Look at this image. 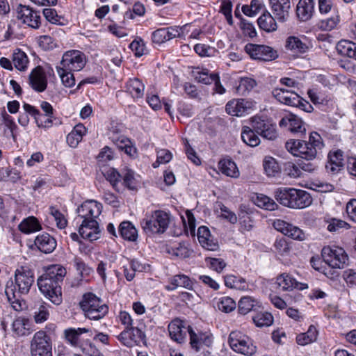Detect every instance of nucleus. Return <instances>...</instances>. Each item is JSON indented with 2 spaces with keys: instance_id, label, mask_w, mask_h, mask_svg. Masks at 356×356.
Here are the masks:
<instances>
[{
  "instance_id": "obj_37",
  "label": "nucleus",
  "mask_w": 356,
  "mask_h": 356,
  "mask_svg": "<svg viewBox=\"0 0 356 356\" xmlns=\"http://www.w3.org/2000/svg\"><path fill=\"white\" fill-rule=\"evenodd\" d=\"M119 232L123 238L130 241H136L138 237L137 229L129 221H124L120 223Z\"/></svg>"
},
{
  "instance_id": "obj_28",
  "label": "nucleus",
  "mask_w": 356,
  "mask_h": 356,
  "mask_svg": "<svg viewBox=\"0 0 356 356\" xmlns=\"http://www.w3.org/2000/svg\"><path fill=\"white\" fill-rule=\"evenodd\" d=\"M89 330L87 328H69L65 330L66 340L74 347L80 348L84 341H82L80 337L83 333H87Z\"/></svg>"
},
{
  "instance_id": "obj_13",
  "label": "nucleus",
  "mask_w": 356,
  "mask_h": 356,
  "mask_svg": "<svg viewBox=\"0 0 356 356\" xmlns=\"http://www.w3.org/2000/svg\"><path fill=\"white\" fill-rule=\"evenodd\" d=\"M17 18L24 24L33 29H38L40 25V15L29 6L19 4L17 7Z\"/></svg>"
},
{
  "instance_id": "obj_42",
  "label": "nucleus",
  "mask_w": 356,
  "mask_h": 356,
  "mask_svg": "<svg viewBox=\"0 0 356 356\" xmlns=\"http://www.w3.org/2000/svg\"><path fill=\"white\" fill-rule=\"evenodd\" d=\"M317 337V331L313 326H310L305 333H301L296 337V341L299 345L305 346L315 341Z\"/></svg>"
},
{
  "instance_id": "obj_43",
  "label": "nucleus",
  "mask_w": 356,
  "mask_h": 356,
  "mask_svg": "<svg viewBox=\"0 0 356 356\" xmlns=\"http://www.w3.org/2000/svg\"><path fill=\"white\" fill-rule=\"evenodd\" d=\"M252 320L257 327H268L273 323V316L269 312H259L253 316Z\"/></svg>"
},
{
  "instance_id": "obj_6",
  "label": "nucleus",
  "mask_w": 356,
  "mask_h": 356,
  "mask_svg": "<svg viewBox=\"0 0 356 356\" xmlns=\"http://www.w3.org/2000/svg\"><path fill=\"white\" fill-rule=\"evenodd\" d=\"M170 216L163 211H155L152 215H146L140 225L144 232L147 234H163L170 224Z\"/></svg>"
},
{
  "instance_id": "obj_62",
  "label": "nucleus",
  "mask_w": 356,
  "mask_h": 356,
  "mask_svg": "<svg viewBox=\"0 0 356 356\" xmlns=\"http://www.w3.org/2000/svg\"><path fill=\"white\" fill-rule=\"evenodd\" d=\"M129 47L136 56L139 57L144 54L145 44L141 39L134 40L130 44Z\"/></svg>"
},
{
  "instance_id": "obj_18",
  "label": "nucleus",
  "mask_w": 356,
  "mask_h": 356,
  "mask_svg": "<svg viewBox=\"0 0 356 356\" xmlns=\"http://www.w3.org/2000/svg\"><path fill=\"white\" fill-rule=\"evenodd\" d=\"M252 102L245 99H234L225 106L226 111L232 116H242L252 108Z\"/></svg>"
},
{
  "instance_id": "obj_49",
  "label": "nucleus",
  "mask_w": 356,
  "mask_h": 356,
  "mask_svg": "<svg viewBox=\"0 0 356 356\" xmlns=\"http://www.w3.org/2000/svg\"><path fill=\"white\" fill-rule=\"evenodd\" d=\"M49 213L54 217L56 225L59 229H64L67 224L64 215L54 206L49 207Z\"/></svg>"
},
{
  "instance_id": "obj_38",
  "label": "nucleus",
  "mask_w": 356,
  "mask_h": 356,
  "mask_svg": "<svg viewBox=\"0 0 356 356\" xmlns=\"http://www.w3.org/2000/svg\"><path fill=\"white\" fill-rule=\"evenodd\" d=\"M337 49L341 55L356 60V43L349 40H341L338 42Z\"/></svg>"
},
{
  "instance_id": "obj_53",
  "label": "nucleus",
  "mask_w": 356,
  "mask_h": 356,
  "mask_svg": "<svg viewBox=\"0 0 356 356\" xmlns=\"http://www.w3.org/2000/svg\"><path fill=\"white\" fill-rule=\"evenodd\" d=\"M49 306L47 305H42L34 313V320L36 323H41L46 321L49 316Z\"/></svg>"
},
{
  "instance_id": "obj_7",
  "label": "nucleus",
  "mask_w": 356,
  "mask_h": 356,
  "mask_svg": "<svg viewBox=\"0 0 356 356\" xmlns=\"http://www.w3.org/2000/svg\"><path fill=\"white\" fill-rule=\"evenodd\" d=\"M228 342L234 351L244 355L252 356L257 351V347L250 338L240 331H232L229 334Z\"/></svg>"
},
{
  "instance_id": "obj_2",
  "label": "nucleus",
  "mask_w": 356,
  "mask_h": 356,
  "mask_svg": "<svg viewBox=\"0 0 356 356\" xmlns=\"http://www.w3.org/2000/svg\"><path fill=\"white\" fill-rule=\"evenodd\" d=\"M33 282V273L28 268L22 266L15 270V284L13 282L10 284L8 282L5 289L8 300L15 310L22 309L20 296L29 292Z\"/></svg>"
},
{
  "instance_id": "obj_8",
  "label": "nucleus",
  "mask_w": 356,
  "mask_h": 356,
  "mask_svg": "<svg viewBox=\"0 0 356 356\" xmlns=\"http://www.w3.org/2000/svg\"><path fill=\"white\" fill-rule=\"evenodd\" d=\"M324 261L332 268H343L348 260L345 250L338 246H326L322 249Z\"/></svg>"
},
{
  "instance_id": "obj_20",
  "label": "nucleus",
  "mask_w": 356,
  "mask_h": 356,
  "mask_svg": "<svg viewBox=\"0 0 356 356\" xmlns=\"http://www.w3.org/2000/svg\"><path fill=\"white\" fill-rule=\"evenodd\" d=\"M188 332L190 335V344L196 351H199L202 345L210 346L213 342L212 336L207 332H195L191 326H188Z\"/></svg>"
},
{
  "instance_id": "obj_29",
  "label": "nucleus",
  "mask_w": 356,
  "mask_h": 356,
  "mask_svg": "<svg viewBox=\"0 0 356 356\" xmlns=\"http://www.w3.org/2000/svg\"><path fill=\"white\" fill-rule=\"evenodd\" d=\"M259 28L270 33L277 30V25L275 17L268 11L264 13L257 20Z\"/></svg>"
},
{
  "instance_id": "obj_5",
  "label": "nucleus",
  "mask_w": 356,
  "mask_h": 356,
  "mask_svg": "<svg viewBox=\"0 0 356 356\" xmlns=\"http://www.w3.org/2000/svg\"><path fill=\"white\" fill-rule=\"evenodd\" d=\"M80 307L83 311L86 317L90 320H99L102 318L108 311L107 305L102 300L92 293L83 295L80 302Z\"/></svg>"
},
{
  "instance_id": "obj_54",
  "label": "nucleus",
  "mask_w": 356,
  "mask_h": 356,
  "mask_svg": "<svg viewBox=\"0 0 356 356\" xmlns=\"http://www.w3.org/2000/svg\"><path fill=\"white\" fill-rule=\"evenodd\" d=\"M131 335L133 346L134 344H139L141 342H145V332L138 327H130L129 328Z\"/></svg>"
},
{
  "instance_id": "obj_31",
  "label": "nucleus",
  "mask_w": 356,
  "mask_h": 356,
  "mask_svg": "<svg viewBox=\"0 0 356 356\" xmlns=\"http://www.w3.org/2000/svg\"><path fill=\"white\" fill-rule=\"evenodd\" d=\"M218 168L220 172L227 177L237 178L240 175L236 163L231 159L220 160L218 163Z\"/></svg>"
},
{
  "instance_id": "obj_50",
  "label": "nucleus",
  "mask_w": 356,
  "mask_h": 356,
  "mask_svg": "<svg viewBox=\"0 0 356 356\" xmlns=\"http://www.w3.org/2000/svg\"><path fill=\"white\" fill-rule=\"evenodd\" d=\"M187 27V24L183 26H170L165 29V33L168 40L175 38H184L185 36L184 31Z\"/></svg>"
},
{
  "instance_id": "obj_21",
  "label": "nucleus",
  "mask_w": 356,
  "mask_h": 356,
  "mask_svg": "<svg viewBox=\"0 0 356 356\" xmlns=\"http://www.w3.org/2000/svg\"><path fill=\"white\" fill-rule=\"evenodd\" d=\"M279 124L281 127H287L293 134L303 135L306 132V128L301 119L293 114L282 118Z\"/></svg>"
},
{
  "instance_id": "obj_15",
  "label": "nucleus",
  "mask_w": 356,
  "mask_h": 356,
  "mask_svg": "<svg viewBox=\"0 0 356 356\" xmlns=\"http://www.w3.org/2000/svg\"><path fill=\"white\" fill-rule=\"evenodd\" d=\"M80 236L90 241H94L100 238L101 232L98 222L95 219L83 218L79 229Z\"/></svg>"
},
{
  "instance_id": "obj_27",
  "label": "nucleus",
  "mask_w": 356,
  "mask_h": 356,
  "mask_svg": "<svg viewBox=\"0 0 356 356\" xmlns=\"http://www.w3.org/2000/svg\"><path fill=\"white\" fill-rule=\"evenodd\" d=\"M285 48L294 54H305L309 49L308 45L297 36H289L285 42Z\"/></svg>"
},
{
  "instance_id": "obj_60",
  "label": "nucleus",
  "mask_w": 356,
  "mask_h": 356,
  "mask_svg": "<svg viewBox=\"0 0 356 356\" xmlns=\"http://www.w3.org/2000/svg\"><path fill=\"white\" fill-rule=\"evenodd\" d=\"M122 175L114 168H111L106 172V179L111 184L113 188H116L118 181L120 180Z\"/></svg>"
},
{
  "instance_id": "obj_46",
  "label": "nucleus",
  "mask_w": 356,
  "mask_h": 356,
  "mask_svg": "<svg viewBox=\"0 0 356 356\" xmlns=\"http://www.w3.org/2000/svg\"><path fill=\"white\" fill-rule=\"evenodd\" d=\"M264 168L268 176L274 177L280 171V167L276 160L270 156L265 157Z\"/></svg>"
},
{
  "instance_id": "obj_19",
  "label": "nucleus",
  "mask_w": 356,
  "mask_h": 356,
  "mask_svg": "<svg viewBox=\"0 0 356 356\" xmlns=\"http://www.w3.org/2000/svg\"><path fill=\"white\" fill-rule=\"evenodd\" d=\"M29 84L36 92L44 91L47 86V78L43 68L40 66L35 67L29 74Z\"/></svg>"
},
{
  "instance_id": "obj_32",
  "label": "nucleus",
  "mask_w": 356,
  "mask_h": 356,
  "mask_svg": "<svg viewBox=\"0 0 356 356\" xmlns=\"http://www.w3.org/2000/svg\"><path fill=\"white\" fill-rule=\"evenodd\" d=\"M252 200L258 207L266 210L274 211L277 208L275 202L264 194H255L252 196Z\"/></svg>"
},
{
  "instance_id": "obj_9",
  "label": "nucleus",
  "mask_w": 356,
  "mask_h": 356,
  "mask_svg": "<svg viewBox=\"0 0 356 356\" xmlns=\"http://www.w3.org/2000/svg\"><path fill=\"white\" fill-rule=\"evenodd\" d=\"M31 353L32 356H52L50 338L44 331L35 333L31 341Z\"/></svg>"
},
{
  "instance_id": "obj_56",
  "label": "nucleus",
  "mask_w": 356,
  "mask_h": 356,
  "mask_svg": "<svg viewBox=\"0 0 356 356\" xmlns=\"http://www.w3.org/2000/svg\"><path fill=\"white\" fill-rule=\"evenodd\" d=\"M172 158V153L167 149H160L157 152V159L155 163H153L154 168H157L159 164L167 163Z\"/></svg>"
},
{
  "instance_id": "obj_41",
  "label": "nucleus",
  "mask_w": 356,
  "mask_h": 356,
  "mask_svg": "<svg viewBox=\"0 0 356 356\" xmlns=\"http://www.w3.org/2000/svg\"><path fill=\"white\" fill-rule=\"evenodd\" d=\"M13 63L16 69L24 71L27 67L29 59L24 51L17 49L13 54Z\"/></svg>"
},
{
  "instance_id": "obj_64",
  "label": "nucleus",
  "mask_w": 356,
  "mask_h": 356,
  "mask_svg": "<svg viewBox=\"0 0 356 356\" xmlns=\"http://www.w3.org/2000/svg\"><path fill=\"white\" fill-rule=\"evenodd\" d=\"M346 212L349 218L356 222V199H352L347 203Z\"/></svg>"
},
{
  "instance_id": "obj_40",
  "label": "nucleus",
  "mask_w": 356,
  "mask_h": 356,
  "mask_svg": "<svg viewBox=\"0 0 356 356\" xmlns=\"http://www.w3.org/2000/svg\"><path fill=\"white\" fill-rule=\"evenodd\" d=\"M257 86L256 81L250 77H241L236 90L239 95H246Z\"/></svg>"
},
{
  "instance_id": "obj_47",
  "label": "nucleus",
  "mask_w": 356,
  "mask_h": 356,
  "mask_svg": "<svg viewBox=\"0 0 356 356\" xmlns=\"http://www.w3.org/2000/svg\"><path fill=\"white\" fill-rule=\"evenodd\" d=\"M216 73H209V70L204 69L201 71L195 72V79L199 83H202L206 85L211 84L213 79L216 78Z\"/></svg>"
},
{
  "instance_id": "obj_26",
  "label": "nucleus",
  "mask_w": 356,
  "mask_h": 356,
  "mask_svg": "<svg viewBox=\"0 0 356 356\" xmlns=\"http://www.w3.org/2000/svg\"><path fill=\"white\" fill-rule=\"evenodd\" d=\"M34 243L38 249L45 254L52 252L56 247V241L47 233L37 236Z\"/></svg>"
},
{
  "instance_id": "obj_63",
  "label": "nucleus",
  "mask_w": 356,
  "mask_h": 356,
  "mask_svg": "<svg viewBox=\"0 0 356 356\" xmlns=\"http://www.w3.org/2000/svg\"><path fill=\"white\" fill-rule=\"evenodd\" d=\"M42 13L46 19L53 24H56L60 20V17L58 15L56 10L54 8H44L43 9Z\"/></svg>"
},
{
  "instance_id": "obj_52",
  "label": "nucleus",
  "mask_w": 356,
  "mask_h": 356,
  "mask_svg": "<svg viewBox=\"0 0 356 356\" xmlns=\"http://www.w3.org/2000/svg\"><path fill=\"white\" fill-rule=\"evenodd\" d=\"M109 138H111L117 147L121 149H124L127 144H131L129 138L125 137L124 135L115 133L114 131H111L109 132Z\"/></svg>"
},
{
  "instance_id": "obj_33",
  "label": "nucleus",
  "mask_w": 356,
  "mask_h": 356,
  "mask_svg": "<svg viewBox=\"0 0 356 356\" xmlns=\"http://www.w3.org/2000/svg\"><path fill=\"white\" fill-rule=\"evenodd\" d=\"M31 322L25 317L16 318L12 325L13 331L18 336H25L31 332Z\"/></svg>"
},
{
  "instance_id": "obj_23",
  "label": "nucleus",
  "mask_w": 356,
  "mask_h": 356,
  "mask_svg": "<svg viewBox=\"0 0 356 356\" xmlns=\"http://www.w3.org/2000/svg\"><path fill=\"white\" fill-rule=\"evenodd\" d=\"M169 334L172 340L177 343L185 341L188 327L184 325V322L177 318L173 320L168 325Z\"/></svg>"
},
{
  "instance_id": "obj_34",
  "label": "nucleus",
  "mask_w": 356,
  "mask_h": 356,
  "mask_svg": "<svg viewBox=\"0 0 356 356\" xmlns=\"http://www.w3.org/2000/svg\"><path fill=\"white\" fill-rule=\"evenodd\" d=\"M86 129L81 124L76 125L72 131L67 136V143L72 147H76L82 140L83 136L86 134Z\"/></svg>"
},
{
  "instance_id": "obj_12",
  "label": "nucleus",
  "mask_w": 356,
  "mask_h": 356,
  "mask_svg": "<svg viewBox=\"0 0 356 356\" xmlns=\"http://www.w3.org/2000/svg\"><path fill=\"white\" fill-rule=\"evenodd\" d=\"M252 128L261 137L273 140L277 136L276 127L268 120L255 116L252 118Z\"/></svg>"
},
{
  "instance_id": "obj_4",
  "label": "nucleus",
  "mask_w": 356,
  "mask_h": 356,
  "mask_svg": "<svg viewBox=\"0 0 356 356\" xmlns=\"http://www.w3.org/2000/svg\"><path fill=\"white\" fill-rule=\"evenodd\" d=\"M275 197L282 205L292 209H304L312 202L310 194L303 190L282 187L275 191Z\"/></svg>"
},
{
  "instance_id": "obj_24",
  "label": "nucleus",
  "mask_w": 356,
  "mask_h": 356,
  "mask_svg": "<svg viewBox=\"0 0 356 356\" xmlns=\"http://www.w3.org/2000/svg\"><path fill=\"white\" fill-rule=\"evenodd\" d=\"M276 284L282 291H291L293 289L303 290L307 288V284L297 282L287 273H282L277 277Z\"/></svg>"
},
{
  "instance_id": "obj_48",
  "label": "nucleus",
  "mask_w": 356,
  "mask_h": 356,
  "mask_svg": "<svg viewBox=\"0 0 356 356\" xmlns=\"http://www.w3.org/2000/svg\"><path fill=\"white\" fill-rule=\"evenodd\" d=\"M339 22V17L337 15H334L330 18L321 19L318 22V26L322 31H330L336 28Z\"/></svg>"
},
{
  "instance_id": "obj_51",
  "label": "nucleus",
  "mask_w": 356,
  "mask_h": 356,
  "mask_svg": "<svg viewBox=\"0 0 356 356\" xmlns=\"http://www.w3.org/2000/svg\"><path fill=\"white\" fill-rule=\"evenodd\" d=\"M218 308L222 312L228 313L236 308V302L230 297H222L218 302Z\"/></svg>"
},
{
  "instance_id": "obj_59",
  "label": "nucleus",
  "mask_w": 356,
  "mask_h": 356,
  "mask_svg": "<svg viewBox=\"0 0 356 356\" xmlns=\"http://www.w3.org/2000/svg\"><path fill=\"white\" fill-rule=\"evenodd\" d=\"M244 281L234 275H229L225 277V284L226 286L231 289H241L240 284L243 283Z\"/></svg>"
},
{
  "instance_id": "obj_44",
  "label": "nucleus",
  "mask_w": 356,
  "mask_h": 356,
  "mask_svg": "<svg viewBox=\"0 0 356 356\" xmlns=\"http://www.w3.org/2000/svg\"><path fill=\"white\" fill-rule=\"evenodd\" d=\"M56 70L63 84L65 87L70 88L74 86L75 79L73 74L71 73L72 71H69V70L58 66L56 67Z\"/></svg>"
},
{
  "instance_id": "obj_14",
  "label": "nucleus",
  "mask_w": 356,
  "mask_h": 356,
  "mask_svg": "<svg viewBox=\"0 0 356 356\" xmlns=\"http://www.w3.org/2000/svg\"><path fill=\"white\" fill-rule=\"evenodd\" d=\"M274 228L283 234L298 241H304L306 234L299 227L294 226L284 220L277 219L273 222Z\"/></svg>"
},
{
  "instance_id": "obj_58",
  "label": "nucleus",
  "mask_w": 356,
  "mask_h": 356,
  "mask_svg": "<svg viewBox=\"0 0 356 356\" xmlns=\"http://www.w3.org/2000/svg\"><path fill=\"white\" fill-rule=\"evenodd\" d=\"M241 29L245 35H248L250 38H254L257 35V32L254 25L248 21L242 19L240 24Z\"/></svg>"
},
{
  "instance_id": "obj_45",
  "label": "nucleus",
  "mask_w": 356,
  "mask_h": 356,
  "mask_svg": "<svg viewBox=\"0 0 356 356\" xmlns=\"http://www.w3.org/2000/svg\"><path fill=\"white\" fill-rule=\"evenodd\" d=\"M257 304V302L250 296H245L241 298L238 302V312L241 314H247Z\"/></svg>"
},
{
  "instance_id": "obj_10",
  "label": "nucleus",
  "mask_w": 356,
  "mask_h": 356,
  "mask_svg": "<svg viewBox=\"0 0 356 356\" xmlns=\"http://www.w3.org/2000/svg\"><path fill=\"white\" fill-rule=\"evenodd\" d=\"M245 51L255 60L271 61L278 57L277 51L266 45L248 43L245 46Z\"/></svg>"
},
{
  "instance_id": "obj_55",
  "label": "nucleus",
  "mask_w": 356,
  "mask_h": 356,
  "mask_svg": "<svg viewBox=\"0 0 356 356\" xmlns=\"http://www.w3.org/2000/svg\"><path fill=\"white\" fill-rule=\"evenodd\" d=\"M79 348L83 353L89 356H100L101 355L99 349L88 340L84 341Z\"/></svg>"
},
{
  "instance_id": "obj_57",
  "label": "nucleus",
  "mask_w": 356,
  "mask_h": 356,
  "mask_svg": "<svg viewBox=\"0 0 356 356\" xmlns=\"http://www.w3.org/2000/svg\"><path fill=\"white\" fill-rule=\"evenodd\" d=\"M284 171L292 178L300 177L302 175L299 165H296L292 162H287L284 164Z\"/></svg>"
},
{
  "instance_id": "obj_22",
  "label": "nucleus",
  "mask_w": 356,
  "mask_h": 356,
  "mask_svg": "<svg viewBox=\"0 0 356 356\" xmlns=\"http://www.w3.org/2000/svg\"><path fill=\"white\" fill-rule=\"evenodd\" d=\"M272 94L277 101L290 106H296L300 101L297 93L287 89L277 88L273 89Z\"/></svg>"
},
{
  "instance_id": "obj_36",
  "label": "nucleus",
  "mask_w": 356,
  "mask_h": 356,
  "mask_svg": "<svg viewBox=\"0 0 356 356\" xmlns=\"http://www.w3.org/2000/svg\"><path fill=\"white\" fill-rule=\"evenodd\" d=\"M19 229L24 234H30L39 231L42 227L38 219L33 216H30L23 220L18 226Z\"/></svg>"
},
{
  "instance_id": "obj_17",
  "label": "nucleus",
  "mask_w": 356,
  "mask_h": 356,
  "mask_svg": "<svg viewBox=\"0 0 356 356\" xmlns=\"http://www.w3.org/2000/svg\"><path fill=\"white\" fill-rule=\"evenodd\" d=\"M102 211V204L92 200L84 202L76 210L79 216L82 218L95 220L101 214Z\"/></svg>"
},
{
  "instance_id": "obj_3",
  "label": "nucleus",
  "mask_w": 356,
  "mask_h": 356,
  "mask_svg": "<svg viewBox=\"0 0 356 356\" xmlns=\"http://www.w3.org/2000/svg\"><path fill=\"white\" fill-rule=\"evenodd\" d=\"M323 147L322 138L317 132H312L307 142L290 139L285 143L288 152L304 160H314Z\"/></svg>"
},
{
  "instance_id": "obj_1",
  "label": "nucleus",
  "mask_w": 356,
  "mask_h": 356,
  "mask_svg": "<svg viewBox=\"0 0 356 356\" xmlns=\"http://www.w3.org/2000/svg\"><path fill=\"white\" fill-rule=\"evenodd\" d=\"M65 275V268L54 265L49 267L46 273L38 279L40 291L56 305H59L62 302L60 284Z\"/></svg>"
},
{
  "instance_id": "obj_61",
  "label": "nucleus",
  "mask_w": 356,
  "mask_h": 356,
  "mask_svg": "<svg viewBox=\"0 0 356 356\" xmlns=\"http://www.w3.org/2000/svg\"><path fill=\"white\" fill-rule=\"evenodd\" d=\"M152 39L153 42L157 44H161L168 41V39H167V35L165 33V29L162 28L154 31L152 35Z\"/></svg>"
},
{
  "instance_id": "obj_16",
  "label": "nucleus",
  "mask_w": 356,
  "mask_h": 356,
  "mask_svg": "<svg viewBox=\"0 0 356 356\" xmlns=\"http://www.w3.org/2000/svg\"><path fill=\"white\" fill-rule=\"evenodd\" d=\"M271 11L275 18L280 22H286L290 15V0H269Z\"/></svg>"
},
{
  "instance_id": "obj_30",
  "label": "nucleus",
  "mask_w": 356,
  "mask_h": 356,
  "mask_svg": "<svg viewBox=\"0 0 356 356\" xmlns=\"http://www.w3.org/2000/svg\"><path fill=\"white\" fill-rule=\"evenodd\" d=\"M178 287L191 289L193 287V283L188 276L184 275H177L170 279V284L165 286V289L168 291H173Z\"/></svg>"
},
{
  "instance_id": "obj_39",
  "label": "nucleus",
  "mask_w": 356,
  "mask_h": 356,
  "mask_svg": "<svg viewBox=\"0 0 356 356\" xmlns=\"http://www.w3.org/2000/svg\"><path fill=\"white\" fill-rule=\"evenodd\" d=\"M255 132L253 129L249 127H243L241 131L243 141L250 147L257 146L260 143V139Z\"/></svg>"
},
{
  "instance_id": "obj_11",
  "label": "nucleus",
  "mask_w": 356,
  "mask_h": 356,
  "mask_svg": "<svg viewBox=\"0 0 356 356\" xmlns=\"http://www.w3.org/2000/svg\"><path fill=\"white\" fill-rule=\"evenodd\" d=\"M86 63V56L79 51L72 50L65 52L58 67L69 71H80Z\"/></svg>"
},
{
  "instance_id": "obj_25",
  "label": "nucleus",
  "mask_w": 356,
  "mask_h": 356,
  "mask_svg": "<svg viewBox=\"0 0 356 356\" xmlns=\"http://www.w3.org/2000/svg\"><path fill=\"white\" fill-rule=\"evenodd\" d=\"M315 0H300L296 6V15L302 22L309 20L314 12Z\"/></svg>"
},
{
  "instance_id": "obj_35",
  "label": "nucleus",
  "mask_w": 356,
  "mask_h": 356,
  "mask_svg": "<svg viewBox=\"0 0 356 356\" xmlns=\"http://www.w3.org/2000/svg\"><path fill=\"white\" fill-rule=\"evenodd\" d=\"M127 90L134 98H140L144 95L145 85L138 78L130 79L127 83Z\"/></svg>"
}]
</instances>
